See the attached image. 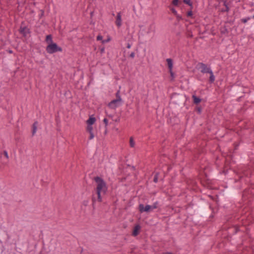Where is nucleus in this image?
Here are the masks:
<instances>
[{
	"label": "nucleus",
	"mask_w": 254,
	"mask_h": 254,
	"mask_svg": "<svg viewBox=\"0 0 254 254\" xmlns=\"http://www.w3.org/2000/svg\"><path fill=\"white\" fill-rule=\"evenodd\" d=\"M94 180L97 184L96 192L98 201L101 202L102 201L101 193L105 194L107 190L106 184L102 178L98 176L94 177Z\"/></svg>",
	"instance_id": "1"
},
{
	"label": "nucleus",
	"mask_w": 254,
	"mask_h": 254,
	"mask_svg": "<svg viewBox=\"0 0 254 254\" xmlns=\"http://www.w3.org/2000/svg\"><path fill=\"white\" fill-rule=\"evenodd\" d=\"M196 68L197 69L200 70V72L203 74H210L209 79V82L210 83H213L214 82L215 78V76L214 75L213 73L209 66L203 63H198L196 66Z\"/></svg>",
	"instance_id": "2"
},
{
	"label": "nucleus",
	"mask_w": 254,
	"mask_h": 254,
	"mask_svg": "<svg viewBox=\"0 0 254 254\" xmlns=\"http://www.w3.org/2000/svg\"><path fill=\"white\" fill-rule=\"evenodd\" d=\"M46 51L49 54H53L57 52H62V48L59 47L57 43H52L47 46Z\"/></svg>",
	"instance_id": "3"
},
{
	"label": "nucleus",
	"mask_w": 254,
	"mask_h": 254,
	"mask_svg": "<svg viewBox=\"0 0 254 254\" xmlns=\"http://www.w3.org/2000/svg\"><path fill=\"white\" fill-rule=\"evenodd\" d=\"M171 98L173 103L178 105L181 104L184 100L183 95L177 93H173Z\"/></svg>",
	"instance_id": "4"
},
{
	"label": "nucleus",
	"mask_w": 254,
	"mask_h": 254,
	"mask_svg": "<svg viewBox=\"0 0 254 254\" xmlns=\"http://www.w3.org/2000/svg\"><path fill=\"white\" fill-rule=\"evenodd\" d=\"M24 21H22L18 30L19 32L24 37H26L28 34L31 33L30 30L27 26H24Z\"/></svg>",
	"instance_id": "5"
},
{
	"label": "nucleus",
	"mask_w": 254,
	"mask_h": 254,
	"mask_svg": "<svg viewBox=\"0 0 254 254\" xmlns=\"http://www.w3.org/2000/svg\"><path fill=\"white\" fill-rule=\"evenodd\" d=\"M139 210L141 213L143 212H148L152 211L151 205H146L145 206L143 204H140L138 206Z\"/></svg>",
	"instance_id": "6"
},
{
	"label": "nucleus",
	"mask_w": 254,
	"mask_h": 254,
	"mask_svg": "<svg viewBox=\"0 0 254 254\" xmlns=\"http://www.w3.org/2000/svg\"><path fill=\"white\" fill-rule=\"evenodd\" d=\"M230 23V22H225V24L221 26L220 29V33L222 35H226L227 36L229 33V31L227 28L228 26L226 25L227 23Z\"/></svg>",
	"instance_id": "7"
},
{
	"label": "nucleus",
	"mask_w": 254,
	"mask_h": 254,
	"mask_svg": "<svg viewBox=\"0 0 254 254\" xmlns=\"http://www.w3.org/2000/svg\"><path fill=\"white\" fill-rule=\"evenodd\" d=\"M141 229V227L139 224L136 225L133 228L132 235L133 236H136L139 234V231Z\"/></svg>",
	"instance_id": "8"
},
{
	"label": "nucleus",
	"mask_w": 254,
	"mask_h": 254,
	"mask_svg": "<svg viewBox=\"0 0 254 254\" xmlns=\"http://www.w3.org/2000/svg\"><path fill=\"white\" fill-rule=\"evenodd\" d=\"M115 23L119 28L122 25L121 13L120 12L117 13Z\"/></svg>",
	"instance_id": "9"
},
{
	"label": "nucleus",
	"mask_w": 254,
	"mask_h": 254,
	"mask_svg": "<svg viewBox=\"0 0 254 254\" xmlns=\"http://www.w3.org/2000/svg\"><path fill=\"white\" fill-rule=\"evenodd\" d=\"M223 2L225 7L221 8L220 11L222 12H228L230 10L229 3L227 2V0H223Z\"/></svg>",
	"instance_id": "10"
},
{
	"label": "nucleus",
	"mask_w": 254,
	"mask_h": 254,
	"mask_svg": "<svg viewBox=\"0 0 254 254\" xmlns=\"http://www.w3.org/2000/svg\"><path fill=\"white\" fill-rule=\"evenodd\" d=\"M119 101L117 99H114L112 101H111L109 104L108 106L112 109H115L116 107H117L118 105L117 103L119 102Z\"/></svg>",
	"instance_id": "11"
},
{
	"label": "nucleus",
	"mask_w": 254,
	"mask_h": 254,
	"mask_svg": "<svg viewBox=\"0 0 254 254\" xmlns=\"http://www.w3.org/2000/svg\"><path fill=\"white\" fill-rule=\"evenodd\" d=\"M96 122V118L92 116H90L89 119L87 120L86 123L87 125L92 126Z\"/></svg>",
	"instance_id": "12"
},
{
	"label": "nucleus",
	"mask_w": 254,
	"mask_h": 254,
	"mask_svg": "<svg viewBox=\"0 0 254 254\" xmlns=\"http://www.w3.org/2000/svg\"><path fill=\"white\" fill-rule=\"evenodd\" d=\"M192 98L193 99V102L194 104L197 105L201 101V99L196 96L193 95L192 96Z\"/></svg>",
	"instance_id": "13"
},
{
	"label": "nucleus",
	"mask_w": 254,
	"mask_h": 254,
	"mask_svg": "<svg viewBox=\"0 0 254 254\" xmlns=\"http://www.w3.org/2000/svg\"><path fill=\"white\" fill-rule=\"evenodd\" d=\"M38 124V123L37 121H35L34 123L32 125V136H33L35 134V132H36Z\"/></svg>",
	"instance_id": "14"
},
{
	"label": "nucleus",
	"mask_w": 254,
	"mask_h": 254,
	"mask_svg": "<svg viewBox=\"0 0 254 254\" xmlns=\"http://www.w3.org/2000/svg\"><path fill=\"white\" fill-rule=\"evenodd\" d=\"M169 70H172L173 68V60L171 59H167L166 60Z\"/></svg>",
	"instance_id": "15"
},
{
	"label": "nucleus",
	"mask_w": 254,
	"mask_h": 254,
	"mask_svg": "<svg viewBox=\"0 0 254 254\" xmlns=\"http://www.w3.org/2000/svg\"><path fill=\"white\" fill-rule=\"evenodd\" d=\"M45 41L47 43L49 44H51L53 42L52 40V36L51 34L48 35L46 36Z\"/></svg>",
	"instance_id": "16"
},
{
	"label": "nucleus",
	"mask_w": 254,
	"mask_h": 254,
	"mask_svg": "<svg viewBox=\"0 0 254 254\" xmlns=\"http://www.w3.org/2000/svg\"><path fill=\"white\" fill-rule=\"evenodd\" d=\"M183 2L184 3H186L187 4L189 5L190 6V7H191V9H192V8H193L192 2L190 0H183Z\"/></svg>",
	"instance_id": "17"
},
{
	"label": "nucleus",
	"mask_w": 254,
	"mask_h": 254,
	"mask_svg": "<svg viewBox=\"0 0 254 254\" xmlns=\"http://www.w3.org/2000/svg\"><path fill=\"white\" fill-rule=\"evenodd\" d=\"M160 175V173L159 172H155L154 178H153V182L155 183H157L158 182V177Z\"/></svg>",
	"instance_id": "18"
},
{
	"label": "nucleus",
	"mask_w": 254,
	"mask_h": 254,
	"mask_svg": "<svg viewBox=\"0 0 254 254\" xmlns=\"http://www.w3.org/2000/svg\"><path fill=\"white\" fill-rule=\"evenodd\" d=\"M232 228L234 229L233 234H237L240 231L238 225H234L232 227Z\"/></svg>",
	"instance_id": "19"
},
{
	"label": "nucleus",
	"mask_w": 254,
	"mask_h": 254,
	"mask_svg": "<svg viewBox=\"0 0 254 254\" xmlns=\"http://www.w3.org/2000/svg\"><path fill=\"white\" fill-rule=\"evenodd\" d=\"M116 99H117L119 101H121L122 99L120 96V92L118 90L116 93Z\"/></svg>",
	"instance_id": "20"
},
{
	"label": "nucleus",
	"mask_w": 254,
	"mask_h": 254,
	"mask_svg": "<svg viewBox=\"0 0 254 254\" xmlns=\"http://www.w3.org/2000/svg\"><path fill=\"white\" fill-rule=\"evenodd\" d=\"M86 130L87 132H93V127L92 126H89L87 125Z\"/></svg>",
	"instance_id": "21"
},
{
	"label": "nucleus",
	"mask_w": 254,
	"mask_h": 254,
	"mask_svg": "<svg viewBox=\"0 0 254 254\" xmlns=\"http://www.w3.org/2000/svg\"><path fill=\"white\" fill-rule=\"evenodd\" d=\"M192 15H193L192 11V9H191V7H190V10L188 11L187 13V17H192Z\"/></svg>",
	"instance_id": "22"
},
{
	"label": "nucleus",
	"mask_w": 254,
	"mask_h": 254,
	"mask_svg": "<svg viewBox=\"0 0 254 254\" xmlns=\"http://www.w3.org/2000/svg\"><path fill=\"white\" fill-rule=\"evenodd\" d=\"M169 72L170 73V75H171V81H173L174 80V78H175V74L173 72L172 70H169Z\"/></svg>",
	"instance_id": "23"
},
{
	"label": "nucleus",
	"mask_w": 254,
	"mask_h": 254,
	"mask_svg": "<svg viewBox=\"0 0 254 254\" xmlns=\"http://www.w3.org/2000/svg\"><path fill=\"white\" fill-rule=\"evenodd\" d=\"M129 144H130V147H134L135 143H134V142L133 141L132 137H130L129 139Z\"/></svg>",
	"instance_id": "24"
},
{
	"label": "nucleus",
	"mask_w": 254,
	"mask_h": 254,
	"mask_svg": "<svg viewBox=\"0 0 254 254\" xmlns=\"http://www.w3.org/2000/svg\"><path fill=\"white\" fill-rule=\"evenodd\" d=\"M251 19V17H248L245 18H242L241 19V21L242 22L245 23H246L248 20Z\"/></svg>",
	"instance_id": "25"
},
{
	"label": "nucleus",
	"mask_w": 254,
	"mask_h": 254,
	"mask_svg": "<svg viewBox=\"0 0 254 254\" xmlns=\"http://www.w3.org/2000/svg\"><path fill=\"white\" fill-rule=\"evenodd\" d=\"M152 210L154 209L157 208L158 207V202H156L153 204L152 205H151Z\"/></svg>",
	"instance_id": "26"
},
{
	"label": "nucleus",
	"mask_w": 254,
	"mask_h": 254,
	"mask_svg": "<svg viewBox=\"0 0 254 254\" xmlns=\"http://www.w3.org/2000/svg\"><path fill=\"white\" fill-rule=\"evenodd\" d=\"M179 3V0H173L172 4L174 6H178Z\"/></svg>",
	"instance_id": "27"
},
{
	"label": "nucleus",
	"mask_w": 254,
	"mask_h": 254,
	"mask_svg": "<svg viewBox=\"0 0 254 254\" xmlns=\"http://www.w3.org/2000/svg\"><path fill=\"white\" fill-rule=\"evenodd\" d=\"M170 10L171 11H172V12L175 15H177L178 13H177V11L176 10V9L173 8V7H171L170 8Z\"/></svg>",
	"instance_id": "28"
},
{
	"label": "nucleus",
	"mask_w": 254,
	"mask_h": 254,
	"mask_svg": "<svg viewBox=\"0 0 254 254\" xmlns=\"http://www.w3.org/2000/svg\"><path fill=\"white\" fill-rule=\"evenodd\" d=\"M202 108L201 107H197L196 108V111L197 112L198 114H201V113Z\"/></svg>",
	"instance_id": "29"
},
{
	"label": "nucleus",
	"mask_w": 254,
	"mask_h": 254,
	"mask_svg": "<svg viewBox=\"0 0 254 254\" xmlns=\"http://www.w3.org/2000/svg\"><path fill=\"white\" fill-rule=\"evenodd\" d=\"M103 123L105 124V127H106L107 126H108V119L107 118H104V120H103Z\"/></svg>",
	"instance_id": "30"
},
{
	"label": "nucleus",
	"mask_w": 254,
	"mask_h": 254,
	"mask_svg": "<svg viewBox=\"0 0 254 254\" xmlns=\"http://www.w3.org/2000/svg\"><path fill=\"white\" fill-rule=\"evenodd\" d=\"M175 16H176L177 20L179 21L183 19L182 16H181L180 15H179L178 14H177V15H175Z\"/></svg>",
	"instance_id": "31"
},
{
	"label": "nucleus",
	"mask_w": 254,
	"mask_h": 254,
	"mask_svg": "<svg viewBox=\"0 0 254 254\" xmlns=\"http://www.w3.org/2000/svg\"><path fill=\"white\" fill-rule=\"evenodd\" d=\"M89 134H90V136H89V139H92L93 138V137H94V133L93 132H89Z\"/></svg>",
	"instance_id": "32"
},
{
	"label": "nucleus",
	"mask_w": 254,
	"mask_h": 254,
	"mask_svg": "<svg viewBox=\"0 0 254 254\" xmlns=\"http://www.w3.org/2000/svg\"><path fill=\"white\" fill-rule=\"evenodd\" d=\"M102 39H103V36H101V35H99L97 37V40H98V41L102 40Z\"/></svg>",
	"instance_id": "33"
},
{
	"label": "nucleus",
	"mask_w": 254,
	"mask_h": 254,
	"mask_svg": "<svg viewBox=\"0 0 254 254\" xmlns=\"http://www.w3.org/2000/svg\"><path fill=\"white\" fill-rule=\"evenodd\" d=\"M110 40V38H108L106 40H103L102 41V44H105L106 43H107L108 42H109V41Z\"/></svg>",
	"instance_id": "34"
},
{
	"label": "nucleus",
	"mask_w": 254,
	"mask_h": 254,
	"mask_svg": "<svg viewBox=\"0 0 254 254\" xmlns=\"http://www.w3.org/2000/svg\"><path fill=\"white\" fill-rule=\"evenodd\" d=\"M135 56V53L134 52H132L129 56V57L132 59L134 58Z\"/></svg>",
	"instance_id": "35"
},
{
	"label": "nucleus",
	"mask_w": 254,
	"mask_h": 254,
	"mask_svg": "<svg viewBox=\"0 0 254 254\" xmlns=\"http://www.w3.org/2000/svg\"><path fill=\"white\" fill-rule=\"evenodd\" d=\"M3 154L5 156V157L6 158H8V154H7V152L6 151H3Z\"/></svg>",
	"instance_id": "36"
},
{
	"label": "nucleus",
	"mask_w": 254,
	"mask_h": 254,
	"mask_svg": "<svg viewBox=\"0 0 254 254\" xmlns=\"http://www.w3.org/2000/svg\"><path fill=\"white\" fill-rule=\"evenodd\" d=\"M162 254H173L172 252H167L163 253Z\"/></svg>",
	"instance_id": "37"
},
{
	"label": "nucleus",
	"mask_w": 254,
	"mask_h": 254,
	"mask_svg": "<svg viewBox=\"0 0 254 254\" xmlns=\"http://www.w3.org/2000/svg\"><path fill=\"white\" fill-rule=\"evenodd\" d=\"M131 47V44L129 43L127 44V48L129 49Z\"/></svg>",
	"instance_id": "38"
},
{
	"label": "nucleus",
	"mask_w": 254,
	"mask_h": 254,
	"mask_svg": "<svg viewBox=\"0 0 254 254\" xmlns=\"http://www.w3.org/2000/svg\"><path fill=\"white\" fill-rule=\"evenodd\" d=\"M7 52L9 53V54H12V51L11 50H8L7 51Z\"/></svg>",
	"instance_id": "39"
},
{
	"label": "nucleus",
	"mask_w": 254,
	"mask_h": 254,
	"mask_svg": "<svg viewBox=\"0 0 254 254\" xmlns=\"http://www.w3.org/2000/svg\"><path fill=\"white\" fill-rule=\"evenodd\" d=\"M100 52L101 53H103L104 52V48H103L100 50Z\"/></svg>",
	"instance_id": "40"
},
{
	"label": "nucleus",
	"mask_w": 254,
	"mask_h": 254,
	"mask_svg": "<svg viewBox=\"0 0 254 254\" xmlns=\"http://www.w3.org/2000/svg\"><path fill=\"white\" fill-rule=\"evenodd\" d=\"M41 11H42V13H41V16H40V17H41L42 16H43V14H44V10H41Z\"/></svg>",
	"instance_id": "41"
},
{
	"label": "nucleus",
	"mask_w": 254,
	"mask_h": 254,
	"mask_svg": "<svg viewBox=\"0 0 254 254\" xmlns=\"http://www.w3.org/2000/svg\"><path fill=\"white\" fill-rule=\"evenodd\" d=\"M131 168H132L133 170H135V167H134V166H131Z\"/></svg>",
	"instance_id": "42"
},
{
	"label": "nucleus",
	"mask_w": 254,
	"mask_h": 254,
	"mask_svg": "<svg viewBox=\"0 0 254 254\" xmlns=\"http://www.w3.org/2000/svg\"><path fill=\"white\" fill-rule=\"evenodd\" d=\"M92 201H93V202L94 201V198H92Z\"/></svg>",
	"instance_id": "43"
},
{
	"label": "nucleus",
	"mask_w": 254,
	"mask_h": 254,
	"mask_svg": "<svg viewBox=\"0 0 254 254\" xmlns=\"http://www.w3.org/2000/svg\"><path fill=\"white\" fill-rule=\"evenodd\" d=\"M252 18L254 19V15L252 16Z\"/></svg>",
	"instance_id": "44"
},
{
	"label": "nucleus",
	"mask_w": 254,
	"mask_h": 254,
	"mask_svg": "<svg viewBox=\"0 0 254 254\" xmlns=\"http://www.w3.org/2000/svg\"><path fill=\"white\" fill-rule=\"evenodd\" d=\"M190 36L192 37V35H190Z\"/></svg>",
	"instance_id": "45"
},
{
	"label": "nucleus",
	"mask_w": 254,
	"mask_h": 254,
	"mask_svg": "<svg viewBox=\"0 0 254 254\" xmlns=\"http://www.w3.org/2000/svg\"><path fill=\"white\" fill-rule=\"evenodd\" d=\"M190 36L192 37V35H190Z\"/></svg>",
	"instance_id": "46"
}]
</instances>
